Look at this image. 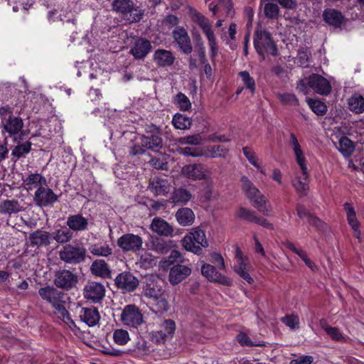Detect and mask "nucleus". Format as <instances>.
Here are the masks:
<instances>
[{"label": "nucleus", "instance_id": "864d4df0", "mask_svg": "<svg viewBox=\"0 0 364 364\" xmlns=\"http://www.w3.org/2000/svg\"><path fill=\"white\" fill-rule=\"evenodd\" d=\"M338 150L345 156L350 155L354 150L353 141L346 136L342 137L339 141Z\"/></svg>", "mask_w": 364, "mask_h": 364}, {"label": "nucleus", "instance_id": "2eb2a0df", "mask_svg": "<svg viewBox=\"0 0 364 364\" xmlns=\"http://www.w3.org/2000/svg\"><path fill=\"white\" fill-rule=\"evenodd\" d=\"M308 85L316 93L321 95H328L331 92V85L329 81L318 74H312L308 79Z\"/></svg>", "mask_w": 364, "mask_h": 364}, {"label": "nucleus", "instance_id": "de8ad7c7", "mask_svg": "<svg viewBox=\"0 0 364 364\" xmlns=\"http://www.w3.org/2000/svg\"><path fill=\"white\" fill-rule=\"evenodd\" d=\"M164 295L163 289L158 285L148 284L144 289V296L149 301L156 299Z\"/></svg>", "mask_w": 364, "mask_h": 364}, {"label": "nucleus", "instance_id": "09e8293b", "mask_svg": "<svg viewBox=\"0 0 364 364\" xmlns=\"http://www.w3.org/2000/svg\"><path fill=\"white\" fill-rule=\"evenodd\" d=\"M73 232L70 229L63 228L54 232L53 239L58 243H66L73 238Z\"/></svg>", "mask_w": 364, "mask_h": 364}, {"label": "nucleus", "instance_id": "58836bf2", "mask_svg": "<svg viewBox=\"0 0 364 364\" xmlns=\"http://www.w3.org/2000/svg\"><path fill=\"white\" fill-rule=\"evenodd\" d=\"M90 252L97 257H108L112 255V248L107 243H96L90 246Z\"/></svg>", "mask_w": 364, "mask_h": 364}, {"label": "nucleus", "instance_id": "3c124183", "mask_svg": "<svg viewBox=\"0 0 364 364\" xmlns=\"http://www.w3.org/2000/svg\"><path fill=\"white\" fill-rule=\"evenodd\" d=\"M192 236L193 240L195 242L200 245L202 247H206L208 246V242L205 237V234L203 230L198 228L192 229L191 232H189Z\"/></svg>", "mask_w": 364, "mask_h": 364}, {"label": "nucleus", "instance_id": "052dcab7", "mask_svg": "<svg viewBox=\"0 0 364 364\" xmlns=\"http://www.w3.org/2000/svg\"><path fill=\"white\" fill-rule=\"evenodd\" d=\"M236 215L239 218L255 223L257 219V214L254 210L240 207L237 210Z\"/></svg>", "mask_w": 364, "mask_h": 364}, {"label": "nucleus", "instance_id": "4be33fe9", "mask_svg": "<svg viewBox=\"0 0 364 364\" xmlns=\"http://www.w3.org/2000/svg\"><path fill=\"white\" fill-rule=\"evenodd\" d=\"M150 229L157 235L164 237L172 236L173 233V227L166 220L158 217L152 220Z\"/></svg>", "mask_w": 364, "mask_h": 364}, {"label": "nucleus", "instance_id": "b1692460", "mask_svg": "<svg viewBox=\"0 0 364 364\" xmlns=\"http://www.w3.org/2000/svg\"><path fill=\"white\" fill-rule=\"evenodd\" d=\"M151 42L145 38L137 39L131 48V53L136 59H143L151 50Z\"/></svg>", "mask_w": 364, "mask_h": 364}, {"label": "nucleus", "instance_id": "20e7f679", "mask_svg": "<svg viewBox=\"0 0 364 364\" xmlns=\"http://www.w3.org/2000/svg\"><path fill=\"white\" fill-rule=\"evenodd\" d=\"M254 46L257 53L261 56L262 60H264V52L272 55L277 54V48L272 39L270 33L266 30L258 29L255 32L254 39Z\"/></svg>", "mask_w": 364, "mask_h": 364}, {"label": "nucleus", "instance_id": "69168bd1", "mask_svg": "<svg viewBox=\"0 0 364 364\" xmlns=\"http://www.w3.org/2000/svg\"><path fill=\"white\" fill-rule=\"evenodd\" d=\"M278 97L282 103L288 105L296 106L299 105V100L293 93H282L278 95Z\"/></svg>", "mask_w": 364, "mask_h": 364}, {"label": "nucleus", "instance_id": "4468645a", "mask_svg": "<svg viewBox=\"0 0 364 364\" xmlns=\"http://www.w3.org/2000/svg\"><path fill=\"white\" fill-rule=\"evenodd\" d=\"M175 329L176 326L173 321L165 320L161 325L160 330L151 333V340L158 343H164L167 339L173 337Z\"/></svg>", "mask_w": 364, "mask_h": 364}, {"label": "nucleus", "instance_id": "a878e982", "mask_svg": "<svg viewBox=\"0 0 364 364\" xmlns=\"http://www.w3.org/2000/svg\"><path fill=\"white\" fill-rule=\"evenodd\" d=\"M29 240L32 247L48 246L50 244L51 236L48 232L38 229L30 234Z\"/></svg>", "mask_w": 364, "mask_h": 364}, {"label": "nucleus", "instance_id": "423d86ee", "mask_svg": "<svg viewBox=\"0 0 364 364\" xmlns=\"http://www.w3.org/2000/svg\"><path fill=\"white\" fill-rule=\"evenodd\" d=\"M86 250L80 245H66L59 252L60 259L66 263L78 264L85 259Z\"/></svg>", "mask_w": 364, "mask_h": 364}, {"label": "nucleus", "instance_id": "bb28decb", "mask_svg": "<svg viewBox=\"0 0 364 364\" xmlns=\"http://www.w3.org/2000/svg\"><path fill=\"white\" fill-rule=\"evenodd\" d=\"M80 320L88 326H95L99 323L100 315L95 307L82 308L80 313Z\"/></svg>", "mask_w": 364, "mask_h": 364}, {"label": "nucleus", "instance_id": "473e14b6", "mask_svg": "<svg viewBox=\"0 0 364 364\" xmlns=\"http://www.w3.org/2000/svg\"><path fill=\"white\" fill-rule=\"evenodd\" d=\"M67 225L74 231L85 230L88 225L87 220L81 215H73L68 218Z\"/></svg>", "mask_w": 364, "mask_h": 364}, {"label": "nucleus", "instance_id": "774afa93", "mask_svg": "<svg viewBox=\"0 0 364 364\" xmlns=\"http://www.w3.org/2000/svg\"><path fill=\"white\" fill-rule=\"evenodd\" d=\"M204 196L207 200H211L214 196L213 181L211 177L206 179L203 183Z\"/></svg>", "mask_w": 364, "mask_h": 364}, {"label": "nucleus", "instance_id": "e433bc0d", "mask_svg": "<svg viewBox=\"0 0 364 364\" xmlns=\"http://www.w3.org/2000/svg\"><path fill=\"white\" fill-rule=\"evenodd\" d=\"M23 121L20 117L10 116L4 123V129L11 136L18 134L23 128Z\"/></svg>", "mask_w": 364, "mask_h": 364}, {"label": "nucleus", "instance_id": "6ab92c4d", "mask_svg": "<svg viewBox=\"0 0 364 364\" xmlns=\"http://www.w3.org/2000/svg\"><path fill=\"white\" fill-rule=\"evenodd\" d=\"M149 188L154 196H165L170 191L171 183L166 178L156 176L150 181Z\"/></svg>", "mask_w": 364, "mask_h": 364}, {"label": "nucleus", "instance_id": "c03bdc74", "mask_svg": "<svg viewBox=\"0 0 364 364\" xmlns=\"http://www.w3.org/2000/svg\"><path fill=\"white\" fill-rule=\"evenodd\" d=\"M183 247L187 251L191 252L196 255H200L202 253V248L196 245L194 240L192 236L188 233L181 240Z\"/></svg>", "mask_w": 364, "mask_h": 364}, {"label": "nucleus", "instance_id": "aec40b11", "mask_svg": "<svg viewBox=\"0 0 364 364\" xmlns=\"http://www.w3.org/2000/svg\"><path fill=\"white\" fill-rule=\"evenodd\" d=\"M343 208L346 213L348 223L353 231V235L360 240V223L357 218L355 208L353 207L352 204L348 202L343 204Z\"/></svg>", "mask_w": 364, "mask_h": 364}, {"label": "nucleus", "instance_id": "f03ea898", "mask_svg": "<svg viewBox=\"0 0 364 364\" xmlns=\"http://www.w3.org/2000/svg\"><path fill=\"white\" fill-rule=\"evenodd\" d=\"M240 182L242 191L251 201L253 206L263 215L266 216L271 215L272 212V205L255 184L245 176H242Z\"/></svg>", "mask_w": 364, "mask_h": 364}, {"label": "nucleus", "instance_id": "8fccbe9b", "mask_svg": "<svg viewBox=\"0 0 364 364\" xmlns=\"http://www.w3.org/2000/svg\"><path fill=\"white\" fill-rule=\"evenodd\" d=\"M172 123L178 129H187L191 126V119L182 114L174 115Z\"/></svg>", "mask_w": 364, "mask_h": 364}, {"label": "nucleus", "instance_id": "cd10ccee", "mask_svg": "<svg viewBox=\"0 0 364 364\" xmlns=\"http://www.w3.org/2000/svg\"><path fill=\"white\" fill-rule=\"evenodd\" d=\"M155 63L159 67H169L175 60L173 54L167 50L157 49L153 55Z\"/></svg>", "mask_w": 364, "mask_h": 364}, {"label": "nucleus", "instance_id": "a19ab883", "mask_svg": "<svg viewBox=\"0 0 364 364\" xmlns=\"http://www.w3.org/2000/svg\"><path fill=\"white\" fill-rule=\"evenodd\" d=\"M169 242L161 238L155 237L150 242V249L159 254H166L170 250Z\"/></svg>", "mask_w": 364, "mask_h": 364}, {"label": "nucleus", "instance_id": "412c9836", "mask_svg": "<svg viewBox=\"0 0 364 364\" xmlns=\"http://www.w3.org/2000/svg\"><path fill=\"white\" fill-rule=\"evenodd\" d=\"M191 274V268L183 264L173 266L169 272V282L175 285L180 283Z\"/></svg>", "mask_w": 364, "mask_h": 364}, {"label": "nucleus", "instance_id": "6e6552de", "mask_svg": "<svg viewBox=\"0 0 364 364\" xmlns=\"http://www.w3.org/2000/svg\"><path fill=\"white\" fill-rule=\"evenodd\" d=\"M182 175L193 181L203 180L210 177V171L202 164H192L184 166L181 169Z\"/></svg>", "mask_w": 364, "mask_h": 364}, {"label": "nucleus", "instance_id": "a18cd8bd", "mask_svg": "<svg viewBox=\"0 0 364 364\" xmlns=\"http://www.w3.org/2000/svg\"><path fill=\"white\" fill-rule=\"evenodd\" d=\"M24 184L28 190L41 187L42 182L45 183V178L39 173L30 174L24 181Z\"/></svg>", "mask_w": 364, "mask_h": 364}, {"label": "nucleus", "instance_id": "c9c22d12", "mask_svg": "<svg viewBox=\"0 0 364 364\" xmlns=\"http://www.w3.org/2000/svg\"><path fill=\"white\" fill-rule=\"evenodd\" d=\"M228 149L223 145L208 146L203 147V156L207 158L225 157Z\"/></svg>", "mask_w": 364, "mask_h": 364}, {"label": "nucleus", "instance_id": "5fc2aeb1", "mask_svg": "<svg viewBox=\"0 0 364 364\" xmlns=\"http://www.w3.org/2000/svg\"><path fill=\"white\" fill-rule=\"evenodd\" d=\"M113 340L116 344L124 346L128 343L130 338L127 331L120 328L114 331Z\"/></svg>", "mask_w": 364, "mask_h": 364}, {"label": "nucleus", "instance_id": "2f4dec72", "mask_svg": "<svg viewBox=\"0 0 364 364\" xmlns=\"http://www.w3.org/2000/svg\"><path fill=\"white\" fill-rule=\"evenodd\" d=\"M24 208L16 200H5L0 203V213L3 214H16L23 211Z\"/></svg>", "mask_w": 364, "mask_h": 364}, {"label": "nucleus", "instance_id": "393cba45", "mask_svg": "<svg viewBox=\"0 0 364 364\" xmlns=\"http://www.w3.org/2000/svg\"><path fill=\"white\" fill-rule=\"evenodd\" d=\"M296 213L300 218H306L309 224L315 228L316 229H317L318 230H321L324 229L325 223L316 215L309 213L301 205H298L296 206Z\"/></svg>", "mask_w": 364, "mask_h": 364}, {"label": "nucleus", "instance_id": "79ce46f5", "mask_svg": "<svg viewBox=\"0 0 364 364\" xmlns=\"http://www.w3.org/2000/svg\"><path fill=\"white\" fill-rule=\"evenodd\" d=\"M151 311L156 314L163 313L168 310V304L164 295L156 299L148 301Z\"/></svg>", "mask_w": 364, "mask_h": 364}, {"label": "nucleus", "instance_id": "49530a36", "mask_svg": "<svg viewBox=\"0 0 364 364\" xmlns=\"http://www.w3.org/2000/svg\"><path fill=\"white\" fill-rule=\"evenodd\" d=\"M242 151H243L244 155L248 160V161L252 166H254L255 168H257L260 171V173L265 175L266 173H265L264 170L261 167L260 163H259V159L257 156L256 154L252 150H251V149H250L249 147H244L242 149Z\"/></svg>", "mask_w": 364, "mask_h": 364}, {"label": "nucleus", "instance_id": "dca6fc26", "mask_svg": "<svg viewBox=\"0 0 364 364\" xmlns=\"http://www.w3.org/2000/svg\"><path fill=\"white\" fill-rule=\"evenodd\" d=\"M114 282L119 289L127 292L134 291L139 285L137 278L129 272H124L118 274Z\"/></svg>", "mask_w": 364, "mask_h": 364}, {"label": "nucleus", "instance_id": "ea45409f", "mask_svg": "<svg viewBox=\"0 0 364 364\" xmlns=\"http://www.w3.org/2000/svg\"><path fill=\"white\" fill-rule=\"evenodd\" d=\"M321 326L326 331L327 335L334 341L341 343L346 342V337L343 336L342 332L338 328L330 326L325 322H321Z\"/></svg>", "mask_w": 364, "mask_h": 364}, {"label": "nucleus", "instance_id": "5701e85b", "mask_svg": "<svg viewBox=\"0 0 364 364\" xmlns=\"http://www.w3.org/2000/svg\"><path fill=\"white\" fill-rule=\"evenodd\" d=\"M35 200L40 206H46L57 200V196L47 188L38 187L35 193Z\"/></svg>", "mask_w": 364, "mask_h": 364}, {"label": "nucleus", "instance_id": "72a5a7b5", "mask_svg": "<svg viewBox=\"0 0 364 364\" xmlns=\"http://www.w3.org/2000/svg\"><path fill=\"white\" fill-rule=\"evenodd\" d=\"M136 139L139 141L143 146L147 149H158L162 146V139L159 134H151V136L139 135Z\"/></svg>", "mask_w": 364, "mask_h": 364}, {"label": "nucleus", "instance_id": "338daca9", "mask_svg": "<svg viewBox=\"0 0 364 364\" xmlns=\"http://www.w3.org/2000/svg\"><path fill=\"white\" fill-rule=\"evenodd\" d=\"M281 321L291 329L299 328V318L296 315L291 314L284 316L281 318Z\"/></svg>", "mask_w": 364, "mask_h": 364}, {"label": "nucleus", "instance_id": "7ed1b4c3", "mask_svg": "<svg viewBox=\"0 0 364 364\" xmlns=\"http://www.w3.org/2000/svg\"><path fill=\"white\" fill-rule=\"evenodd\" d=\"M112 8L130 23L140 21L144 15V10L132 0H114Z\"/></svg>", "mask_w": 364, "mask_h": 364}, {"label": "nucleus", "instance_id": "7c9ffc66", "mask_svg": "<svg viewBox=\"0 0 364 364\" xmlns=\"http://www.w3.org/2000/svg\"><path fill=\"white\" fill-rule=\"evenodd\" d=\"M91 273L102 278L111 277V270L109 265L103 259L94 261L90 266Z\"/></svg>", "mask_w": 364, "mask_h": 364}, {"label": "nucleus", "instance_id": "37998d69", "mask_svg": "<svg viewBox=\"0 0 364 364\" xmlns=\"http://www.w3.org/2000/svg\"><path fill=\"white\" fill-rule=\"evenodd\" d=\"M348 106L351 111L356 114L364 112V97L360 95H355L348 100Z\"/></svg>", "mask_w": 364, "mask_h": 364}, {"label": "nucleus", "instance_id": "0eeeda50", "mask_svg": "<svg viewBox=\"0 0 364 364\" xmlns=\"http://www.w3.org/2000/svg\"><path fill=\"white\" fill-rule=\"evenodd\" d=\"M235 259L236 264L233 267L235 272L247 282L252 284L254 280L249 274L252 266L248 258L243 255L238 247L235 248Z\"/></svg>", "mask_w": 364, "mask_h": 364}, {"label": "nucleus", "instance_id": "f704fd0d", "mask_svg": "<svg viewBox=\"0 0 364 364\" xmlns=\"http://www.w3.org/2000/svg\"><path fill=\"white\" fill-rule=\"evenodd\" d=\"M176 218L181 225L189 226L194 223L195 214L191 208H182L176 212Z\"/></svg>", "mask_w": 364, "mask_h": 364}, {"label": "nucleus", "instance_id": "c756f323", "mask_svg": "<svg viewBox=\"0 0 364 364\" xmlns=\"http://www.w3.org/2000/svg\"><path fill=\"white\" fill-rule=\"evenodd\" d=\"M323 17L326 23L334 27H339L344 22L342 13L333 9L324 10Z\"/></svg>", "mask_w": 364, "mask_h": 364}, {"label": "nucleus", "instance_id": "f257e3e1", "mask_svg": "<svg viewBox=\"0 0 364 364\" xmlns=\"http://www.w3.org/2000/svg\"><path fill=\"white\" fill-rule=\"evenodd\" d=\"M41 299L49 303L54 309L55 314L58 316L70 327L73 326L74 321L71 319L63 301V294L53 287L47 286L38 290Z\"/></svg>", "mask_w": 364, "mask_h": 364}, {"label": "nucleus", "instance_id": "4c0bfd02", "mask_svg": "<svg viewBox=\"0 0 364 364\" xmlns=\"http://www.w3.org/2000/svg\"><path fill=\"white\" fill-rule=\"evenodd\" d=\"M192 198L189 191L183 188L175 189L171 193L170 200L173 203L186 204Z\"/></svg>", "mask_w": 364, "mask_h": 364}, {"label": "nucleus", "instance_id": "680f3d73", "mask_svg": "<svg viewBox=\"0 0 364 364\" xmlns=\"http://www.w3.org/2000/svg\"><path fill=\"white\" fill-rule=\"evenodd\" d=\"M203 142V139L200 134L190 135L181 137L178 139V143L181 145H200Z\"/></svg>", "mask_w": 364, "mask_h": 364}, {"label": "nucleus", "instance_id": "603ef678", "mask_svg": "<svg viewBox=\"0 0 364 364\" xmlns=\"http://www.w3.org/2000/svg\"><path fill=\"white\" fill-rule=\"evenodd\" d=\"M307 103L311 110L317 115H323L327 112V107L324 102L313 99H308Z\"/></svg>", "mask_w": 364, "mask_h": 364}, {"label": "nucleus", "instance_id": "e2e57ef3", "mask_svg": "<svg viewBox=\"0 0 364 364\" xmlns=\"http://www.w3.org/2000/svg\"><path fill=\"white\" fill-rule=\"evenodd\" d=\"M175 102L182 111H188L191 107V103L188 97L183 93H178L176 96Z\"/></svg>", "mask_w": 364, "mask_h": 364}, {"label": "nucleus", "instance_id": "0e129e2a", "mask_svg": "<svg viewBox=\"0 0 364 364\" xmlns=\"http://www.w3.org/2000/svg\"><path fill=\"white\" fill-rule=\"evenodd\" d=\"M239 75L246 87L253 94L255 90V80L250 75L247 71H241L239 73Z\"/></svg>", "mask_w": 364, "mask_h": 364}, {"label": "nucleus", "instance_id": "1a4fd4ad", "mask_svg": "<svg viewBox=\"0 0 364 364\" xmlns=\"http://www.w3.org/2000/svg\"><path fill=\"white\" fill-rule=\"evenodd\" d=\"M300 172L295 174L294 178L291 181V185L294 188L296 193L300 196H306L309 189V173L306 166H299Z\"/></svg>", "mask_w": 364, "mask_h": 364}, {"label": "nucleus", "instance_id": "f8f14e48", "mask_svg": "<svg viewBox=\"0 0 364 364\" xmlns=\"http://www.w3.org/2000/svg\"><path fill=\"white\" fill-rule=\"evenodd\" d=\"M201 273L210 282L230 287L232 284V279L220 273L215 267L209 264H204L201 267Z\"/></svg>", "mask_w": 364, "mask_h": 364}, {"label": "nucleus", "instance_id": "f3484780", "mask_svg": "<svg viewBox=\"0 0 364 364\" xmlns=\"http://www.w3.org/2000/svg\"><path fill=\"white\" fill-rule=\"evenodd\" d=\"M142 238L136 235L127 233L121 236L117 240L118 246L124 251H136L142 246Z\"/></svg>", "mask_w": 364, "mask_h": 364}, {"label": "nucleus", "instance_id": "39448f33", "mask_svg": "<svg viewBox=\"0 0 364 364\" xmlns=\"http://www.w3.org/2000/svg\"><path fill=\"white\" fill-rule=\"evenodd\" d=\"M195 21L198 24L208 39L210 56L212 61H214L218 53V46L212 28V23L206 17L199 13L195 15Z\"/></svg>", "mask_w": 364, "mask_h": 364}, {"label": "nucleus", "instance_id": "9b49d317", "mask_svg": "<svg viewBox=\"0 0 364 364\" xmlns=\"http://www.w3.org/2000/svg\"><path fill=\"white\" fill-rule=\"evenodd\" d=\"M78 282V277L73 272L68 269H61L55 274L54 284L56 287L63 289H70Z\"/></svg>", "mask_w": 364, "mask_h": 364}, {"label": "nucleus", "instance_id": "bf43d9fd", "mask_svg": "<svg viewBox=\"0 0 364 364\" xmlns=\"http://www.w3.org/2000/svg\"><path fill=\"white\" fill-rule=\"evenodd\" d=\"M237 341L242 346H263L264 343L262 341H252L250 338L243 332L237 334Z\"/></svg>", "mask_w": 364, "mask_h": 364}, {"label": "nucleus", "instance_id": "4d7b16f0", "mask_svg": "<svg viewBox=\"0 0 364 364\" xmlns=\"http://www.w3.org/2000/svg\"><path fill=\"white\" fill-rule=\"evenodd\" d=\"M139 264L144 269H149L156 264V259L149 252L143 253L139 260Z\"/></svg>", "mask_w": 364, "mask_h": 364}, {"label": "nucleus", "instance_id": "13d9d810", "mask_svg": "<svg viewBox=\"0 0 364 364\" xmlns=\"http://www.w3.org/2000/svg\"><path fill=\"white\" fill-rule=\"evenodd\" d=\"M31 146V144L30 142H25L23 144H18L12 150L11 155L17 159L24 157L29 153Z\"/></svg>", "mask_w": 364, "mask_h": 364}, {"label": "nucleus", "instance_id": "a211bd4d", "mask_svg": "<svg viewBox=\"0 0 364 364\" xmlns=\"http://www.w3.org/2000/svg\"><path fill=\"white\" fill-rule=\"evenodd\" d=\"M173 38L180 49L186 54H189L193 50L191 38L188 32L181 26L176 27L172 32Z\"/></svg>", "mask_w": 364, "mask_h": 364}, {"label": "nucleus", "instance_id": "ddd939ff", "mask_svg": "<svg viewBox=\"0 0 364 364\" xmlns=\"http://www.w3.org/2000/svg\"><path fill=\"white\" fill-rule=\"evenodd\" d=\"M83 295L87 300H90L93 303H98L105 296V287L101 283L88 282L83 289Z\"/></svg>", "mask_w": 364, "mask_h": 364}, {"label": "nucleus", "instance_id": "6e6d98bb", "mask_svg": "<svg viewBox=\"0 0 364 364\" xmlns=\"http://www.w3.org/2000/svg\"><path fill=\"white\" fill-rule=\"evenodd\" d=\"M264 14L270 19L277 18L279 15V8L277 4L267 2L264 5Z\"/></svg>", "mask_w": 364, "mask_h": 364}, {"label": "nucleus", "instance_id": "c85d7f7f", "mask_svg": "<svg viewBox=\"0 0 364 364\" xmlns=\"http://www.w3.org/2000/svg\"><path fill=\"white\" fill-rule=\"evenodd\" d=\"M289 145L291 147L296 161L298 166H306V159L304 156V153L297 137L294 133L290 134L289 138Z\"/></svg>", "mask_w": 364, "mask_h": 364}, {"label": "nucleus", "instance_id": "9d476101", "mask_svg": "<svg viewBox=\"0 0 364 364\" xmlns=\"http://www.w3.org/2000/svg\"><path fill=\"white\" fill-rule=\"evenodd\" d=\"M121 321L124 325L136 328L143 322V316L135 305L126 306L122 314Z\"/></svg>", "mask_w": 364, "mask_h": 364}]
</instances>
